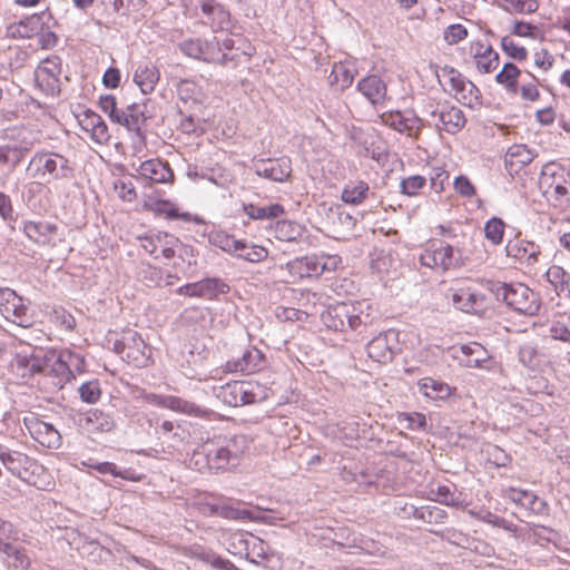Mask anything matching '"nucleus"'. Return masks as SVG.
I'll list each match as a JSON object with an SVG mask.
<instances>
[{
    "instance_id": "37",
    "label": "nucleus",
    "mask_w": 570,
    "mask_h": 570,
    "mask_svg": "<svg viewBox=\"0 0 570 570\" xmlns=\"http://www.w3.org/2000/svg\"><path fill=\"white\" fill-rule=\"evenodd\" d=\"M533 157V153L525 145H513L505 154V167L510 170L518 171L519 168L530 164Z\"/></svg>"
},
{
    "instance_id": "48",
    "label": "nucleus",
    "mask_w": 570,
    "mask_h": 570,
    "mask_svg": "<svg viewBox=\"0 0 570 570\" xmlns=\"http://www.w3.org/2000/svg\"><path fill=\"white\" fill-rule=\"evenodd\" d=\"M228 551L234 556L244 557L247 560L254 562L253 559H249L250 554V535L234 532L228 538Z\"/></svg>"
},
{
    "instance_id": "54",
    "label": "nucleus",
    "mask_w": 570,
    "mask_h": 570,
    "mask_svg": "<svg viewBox=\"0 0 570 570\" xmlns=\"http://www.w3.org/2000/svg\"><path fill=\"white\" fill-rule=\"evenodd\" d=\"M243 387H245L243 382L234 381L220 386L216 392V396L229 406H237V403L240 402L238 394Z\"/></svg>"
},
{
    "instance_id": "62",
    "label": "nucleus",
    "mask_w": 570,
    "mask_h": 570,
    "mask_svg": "<svg viewBox=\"0 0 570 570\" xmlns=\"http://www.w3.org/2000/svg\"><path fill=\"white\" fill-rule=\"evenodd\" d=\"M245 387L240 389V393L238 394V399L240 402L237 403V406H243L247 404H253L263 399L259 393V386L252 382H243Z\"/></svg>"
},
{
    "instance_id": "50",
    "label": "nucleus",
    "mask_w": 570,
    "mask_h": 570,
    "mask_svg": "<svg viewBox=\"0 0 570 570\" xmlns=\"http://www.w3.org/2000/svg\"><path fill=\"white\" fill-rule=\"evenodd\" d=\"M568 183L549 186L548 183H543V195L548 198V200L552 202L554 206H563L570 204V193L568 188Z\"/></svg>"
},
{
    "instance_id": "59",
    "label": "nucleus",
    "mask_w": 570,
    "mask_h": 570,
    "mask_svg": "<svg viewBox=\"0 0 570 570\" xmlns=\"http://www.w3.org/2000/svg\"><path fill=\"white\" fill-rule=\"evenodd\" d=\"M504 223L501 218L493 217L489 219L484 225L485 238L493 245H499L504 235Z\"/></svg>"
},
{
    "instance_id": "35",
    "label": "nucleus",
    "mask_w": 570,
    "mask_h": 570,
    "mask_svg": "<svg viewBox=\"0 0 570 570\" xmlns=\"http://www.w3.org/2000/svg\"><path fill=\"white\" fill-rule=\"evenodd\" d=\"M356 69L353 62L344 61L334 63L330 75V83L344 90L348 88L355 78Z\"/></svg>"
},
{
    "instance_id": "33",
    "label": "nucleus",
    "mask_w": 570,
    "mask_h": 570,
    "mask_svg": "<svg viewBox=\"0 0 570 570\" xmlns=\"http://www.w3.org/2000/svg\"><path fill=\"white\" fill-rule=\"evenodd\" d=\"M166 409L177 413L191 415L196 417H210L214 415V411L202 407L194 402L187 401L179 396L167 395Z\"/></svg>"
},
{
    "instance_id": "29",
    "label": "nucleus",
    "mask_w": 570,
    "mask_h": 570,
    "mask_svg": "<svg viewBox=\"0 0 570 570\" xmlns=\"http://www.w3.org/2000/svg\"><path fill=\"white\" fill-rule=\"evenodd\" d=\"M202 11L206 17L204 22L210 24L214 31L230 27V14L220 2H202Z\"/></svg>"
},
{
    "instance_id": "36",
    "label": "nucleus",
    "mask_w": 570,
    "mask_h": 570,
    "mask_svg": "<svg viewBox=\"0 0 570 570\" xmlns=\"http://www.w3.org/2000/svg\"><path fill=\"white\" fill-rule=\"evenodd\" d=\"M546 277L559 296L570 299V273L559 265H552L546 272Z\"/></svg>"
},
{
    "instance_id": "17",
    "label": "nucleus",
    "mask_w": 570,
    "mask_h": 570,
    "mask_svg": "<svg viewBox=\"0 0 570 570\" xmlns=\"http://www.w3.org/2000/svg\"><path fill=\"white\" fill-rule=\"evenodd\" d=\"M23 234L29 240L39 246H56L58 239V226L47 220H24Z\"/></svg>"
},
{
    "instance_id": "26",
    "label": "nucleus",
    "mask_w": 570,
    "mask_h": 570,
    "mask_svg": "<svg viewBox=\"0 0 570 570\" xmlns=\"http://www.w3.org/2000/svg\"><path fill=\"white\" fill-rule=\"evenodd\" d=\"M504 497L514 504L534 514H542L547 509V503L542 499L527 490L508 488L504 491Z\"/></svg>"
},
{
    "instance_id": "63",
    "label": "nucleus",
    "mask_w": 570,
    "mask_h": 570,
    "mask_svg": "<svg viewBox=\"0 0 570 570\" xmlns=\"http://www.w3.org/2000/svg\"><path fill=\"white\" fill-rule=\"evenodd\" d=\"M501 48L512 59H515L519 61L527 59V56H528L527 49L522 46H519L509 36H505L501 39Z\"/></svg>"
},
{
    "instance_id": "60",
    "label": "nucleus",
    "mask_w": 570,
    "mask_h": 570,
    "mask_svg": "<svg viewBox=\"0 0 570 570\" xmlns=\"http://www.w3.org/2000/svg\"><path fill=\"white\" fill-rule=\"evenodd\" d=\"M446 102H439L433 98H425L422 101L421 114L426 121L433 126Z\"/></svg>"
},
{
    "instance_id": "55",
    "label": "nucleus",
    "mask_w": 570,
    "mask_h": 570,
    "mask_svg": "<svg viewBox=\"0 0 570 570\" xmlns=\"http://www.w3.org/2000/svg\"><path fill=\"white\" fill-rule=\"evenodd\" d=\"M549 334L553 340L570 344V314L552 321Z\"/></svg>"
},
{
    "instance_id": "52",
    "label": "nucleus",
    "mask_w": 570,
    "mask_h": 570,
    "mask_svg": "<svg viewBox=\"0 0 570 570\" xmlns=\"http://www.w3.org/2000/svg\"><path fill=\"white\" fill-rule=\"evenodd\" d=\"M520 76L519 68L511 63H504L502 70L495 76L498 83L504 86L508 91L517 92L518 77Z\"/></svg>"
},
{
    "instance_id": "57",
    "label": "nucleus",
    "mask_w": 570,
    "mask_h": 570,
    "mask_svg": "<svg viewBox=\"0 0 570 570\" xmlns=\"http://www.w3.org/2000/svg\"><path fill=\"white\" fill-rule=\"evenodd\" d=\"M80 400L88 404H95L101 396L100 383L98 380L83 382L78 387Z\"/></svg>"
},
{
    "instance_id": "39",
    "label": "nucleus",
    "mask_w": 570,
    "mask_h": 570,
    "mask_svg": "<svg viewBox=\"0 0 570 570\" xmlns=\"http://www.w3.org/2000/svg\"><path fill=\"white\" fill-rule=\"evenodd\" d=\"M419 391L431 400H445L451 395V387L438 380L424 377L417 382Z\"/></svg>"
},
{
    "instance_id": "11",
    "label": "nucleus",
    "mask_w": 570,
    "mask_h": 570,
    "mask_svg": "<svg viewBox=\"0 0 570 570\" xmlns=\"http://www.w3.org/2000/svg\"><path fill=\"white\" fill-rule=\"evenodd\" d=\"M198 504L199 512L205 517L219 515L228 520H252V512L239 509L225 498L206 497L200 499Z\"/></svg>"
},
{
    "instance_id": "51",
    "label": "nucleus",
    "mask_w": 570,
    "mask_h": 570,
    "mask_svg": "<svg viewBox=\"0 0 570 570\" xmlns=\"http://www.w3.org/2000/svg\"><path fill=\"white\" fill-rule=\"evenodd\" d=\"M430 494L434 501L445 505L459 507L462 504L460 495H458L450 485L439 484L435 488H431Z\"/></svg>"
},
{
    "instance_id": "45",
    "label": "nucleus",
    "mask_w": 570,
    "mask_h": 570,
    "mask_svg": "<svg viewBox=\"0 0 570 570\" xmlns=\"http://www.w3.org/2000/svg\"><path fill=\"white\" fill-rule=\"evenodd\" d=\"M81 464L94 469L101 474H111L114 476H119L121 479L131 481L138 480V478H135L129 470H119L117 465L111 462H97L92 459H89L88 461H82Z\"/></svg>"
},
{
    "instance_id": "21",
    "label": "nucleus",
    "mask_w": 570,
    "mask_h": 570,
    "mask_svg": "<svg viewBox=\"0 0 570 570\" xmlns=\"http://www.w3.org/2000/svg\"><path fill=\"white\" fill-rule=\"evenodd\" d=\"M147 121L145 115V106L139 104H131L121 109V114L117 124L125 126L129 131H132L139 140H145L144 127Z\"/></svg>"
},
{
    "instance_id": "14",
    "label": "nucleus",
    "mask_w": 570,
    "mask_h": 570,
    "mask_svg": "<svg viewBox=\"0 0 570 570\" xmlns=\"http://www.w3.org/2000/svg\"><path fill=\"white\" fill-rule=\"evenodd\" d=\"M23 425L31 438L42 446L57 449L61 444V436L57 429L39 419L36 414L30 413L23 417Z\"/></svg>"
},
{
    "instance_id": "38",
    "label": "nucleus",
    "mask_w": 570,
    "mask_h": 570,
    "mask_svg": "<svg viewBox=\"0 0 570 570\" xmlns=\"http://www.w3.org/2000/svg\"><path fill=\"white\" fill-rule=\"evenodd\" d=\"M432 246L438 269L448 271L460 264L461 254L459 250L455 252L451 245L440 243L439 246L434 244Z\"/></svg>"
},
{
    "instance_id": "24",
    "label": "nucleus",
    "mask_w": 570,
    "mask_h": 570,
    "mask_svg": "<svg viewBox=\"0 0 570 570\" xmlns=\"http://www.w3.org/2000/svg\"><path fill=\"white\" fill-rule=\"evenodd\" d=\"M382 122L399 132H406L411 135L413 130H419L421 127V118L413 111H390L381 116Z\"/></svg>"
},
{
    "instance_id": "10",
    "label": "nucleus",
    "mask_w": 570,
    "mask_h": 570,
    "mask_svg": "<svg viewBox=\"0 0 570 570\" xmlns=\"http://www.w3.org/2000/svg\"><path fill=\"white\" fill-rule=\"evenodd\" d=\"M116 351L122 360L131 363L136 367H146L150 361V348L137 332L129 331L125 333L121 341L117 342Z\"/></svg>"
},
{
    "instance_id": "23",
    "label": "nucleus",
    "mask_w": 570,
    "mask_h": 570,
    "mask_svg": "<svg viewBox=\"0 0 570 570\" xmlns=\"http://www.w3.org/2000/svg\"><path fill=\"white\" fill-rule=\"evenodd\" d=\"M137 174L153 183H170L174 179V173L169 165L160 159H148L142 161L137 168Z\"/></svg>"
},
{
    "instance_id": "32",
    "label": "nucleus",
    "mask_w": 570,
    "mask_h": 570,
    "mask_svg": "<svg viewBox=\"0 0 570 570\" xmlns=\"http://www.w3.org/2000/svg\"><path fill=\"white\" fill-rule=\"evenodd\" d=\"M475 51L474 58L479 71L483 73H490L494 71L500 62V57L497 51L489 45L482 42H475L472 47Z\"/></svg>"
},
{
    "instance_id": "3",
    "label": "nucleus",
    "mask_w": 570,
    "mask_h": 570,
    "mask_svg": "<svg viewBox=\"0 0 570 570\" xmlns=\"http://www.w3.org/2000/svg\"><path fill=\"white\" fill-rule=\"evenodd\" d=\"M36 142L32 132L24 128L7 129L0 145V186L3 187L11 174Z\"/></svg>"
},
{
    "instance_id": "18",
    "label": "nucleus",
    "mask_w": 570,
    "mask_h": 570,
    "mask_svg": "<svg viewBox=\"0 0 570 570\" xmlns=\"http://www.w3.org/2000/svg\"><path fill=\"white\" fill-rule=\"evenodd\" d=\"M229 291V286L223 281L217 278H207L200 282L186 284L177 289V293L190 297H203L213 299L219 294H225Z\"/></svg>"
},
{
    "instance_id": "2",
    "label": "nucleus",
    "mask_w": 570,
    "mask_h": 570,
    "mask_svg": "<svg viewBox=\"0 0 570 570\" xmlns=\"http://www.w3.org/2000/svg\"><path fill=\"white\" fill-rule=\"evenodd\" d=\"M374 312L367 301L341 302L330 306L322 318L327 327L344 332L370 325L375 317Z\"/></svg>"
},
{
    "instance_id": "12",
    "label": "nucleus",
    "mask_w": 570,
    "mask_h": 570,
    "mask_svg": "<svg viewBox=\"0 0 570 570\" xmlns=\"http://www.w3.org/2000/svg\"><path fill=\"white\" fill-rule=\"evenodd\" d=\"M140 247L156 259L160 257L171 259L181 248V243L174 235L158 232L141 237Z\"/></svg>"
},
{
    "instance_id": "7",
    "label": "nucleus",
    "mask_w": 570,
    "mask_h": 570,
    "mask_svg": "<svg viewBox=\"0 0 570 570\" xmlns=\"http://www.w3.org/2000/svg\"><path fill=\"white\" fill-rule=\"evenodd\" d=\"M0 462L13 475L28 484L43 489L39 481V476L45 472L43 465L28 455L10 451L0 446Z\"/></svg>"
},
{
    "instance_id": "19",
    "label": "nucleus",
    "mask_w": 570,
    "mask_h": 570,
    "mask_svg": "<svg viewBox=\"0 0 570 570\" xmlns=\"http://www.w3.org/2000/svg\"><path fill=\"white\" fill-rule=\"evenodd\" d=\"M505 252L507 256L519 261L521 264L531 266L538 262L540 247L533 242L521 238H513L507 243Z\"/></svg>"
},
{
    "instance_id": "44",
    "label": "nucleus",
    "mask_w": 570,
    "mask_h": 570,
    "mask_svg": "<svg viewBox=\"0 0 570 570\" xmlns=\"http://www.w3.org/2000/svg\"><path fill=\"white\" fill-rule=\"evenodd\" d=\"M370 187L365 181H355L347 184L342 191V200L346 204L358 205L368 195Z\"/></svg>"
},
{
    "instance_id": "5",
    "label": "nucleus",
    "mask_w": 570,
    "mask_h": 570,
    "mask_svg": "<svg viewBox=\"0 0 570 570\" xmlns=\"http://www.w3.org/2000/svg\"><path fill=\"white\" fill-rule=\"evenodd\" d=\"M488 289L498 301L504 302L519 314L532 316L535 315L540 308L539 295L524 284L489 282Z\"/></svg>"
},
{
    "instance_id": "9",
    "label": "nucleus",
    "mask_w": 570,
    "mask_h": 570,
    "mask_svg": "<svg viewBox=\"0 0 570 570\" xmlns=\"http://www.w3.org/2000/svg\"><path fill=\"white\" fill-rule=\"evenodd\" d=\"M0 312L1 315L22 327L32 324V315L24 299L11 288H0Z\"/></svg>"
},
{
    "instance_id": "28",
    "label": "nucleus",
    "mask_w": 570,
    "mask_h": 570,
    "mask_svg": "<svg viewBox=\"0 0 570 570\" xmlns=\"http://www.w3.org/2000/svg\"><path fill=\"white\" fill-rule=\"evenodd\" d=\"M264 366V355L263 353L255 348L250 347L244 351L243 355L227 363V368L230 372H242V373H254L261 370Z\"/></svg>"
},
{
    "instance_id": "42",
    "label": "nucleus",
    "mask_w": 570,
    "mask_h": 570,
    "mask_svg": "<svg viewBox=\"0 0 570 570\" xmlns=\"http://www.w3.org/2000/svg\"><path fill=\"white\" fill-rule=\"evenodd\" d=\"M244 213L252 219H274L284 214V207L279 204H271L268 206H256L254 204L244 205Z\"/></svg>"
},
{
    "instance_id": "53",
    "label": "nucleus",
    "mask_w": 570,
    "mask_h": 570,
    "mask_svg": "<svg viewBox=\"0 0 570 570\" xmlns=\"http://www.w3.org/2000/svg\"><path fill=\"white\" fill-rule=\"evenodd\" d=\"M527 540L543 546L547 542H552L557 539V533L547 527L533 524L523 533Z\"/></svg>"
},
{
    "instance_id": "1",
    "label": "nucleus",
    "mask_w": 570,
    "mask_h": 570,
    "mask_svg": "<svg viewBox=\"0 0 570 570\" xmlns=\"http://www.w3.org/2000/svg\"><path fill=\"white\" fill-rule=\"evenodd\" d=\"M246 449L244 435L232 438L217 435L208 439L194 451L193 460L197 469H200V459L205 461L208 469L224 470L235 465Z\"/></svg>"
},
{
    "instance_id": "27",
    "label": "nucleus",
    "mask_w": 570,
    "mask_h": 570,
    "mask_svg": "<svg viewBox=\"0 0 570 570\" xmlns=\"http://www.w3.org/2000/svg\"><path fill=\"white\" fill-rule=\"evenodd\" d=\"M465 121L464 114L460 108L445 104L433 126L439 130L455 134L464 127Z\"/></svg>"
},
{
    "instance_id": "16",
    "label": "nucleus",
    "mask_w": 570,
    "mask_h": 570,
    "mask_svg": "<svg viewBox=\"0 0 570 570\" xmlns=\"http://www.w3.org/2000/svg\"><path fill=\"white\" fill-rule=\"evenodd\" d=\"M255 174L265 179L276 183L286 181L292 174V163L289 158L278 159H258L253 163Z\"/></svg>"
},
{
    "instance_id": "30",
    "label": "nucleus",
    "mask_w": 570,
    "mask_h": 570,
    "mask_svg": "<svg viewBox=\"0 0 570 570\" xmlns=\"http://www.w3.org/2000/svg\"><path fill=\"white\" fill-rule=\"evenodd\" d=\"M159 78V70L151 62L139 63L134 72V81L144 95L154 91Z\"/></svg>"
},
{
    "instance_id": "49",
    "label": "nucleus",
    "mask_w": 570,
    "mask_h": 570,
    "mask_svg": "<svg viewBox=\"0 0 570 570\" xmlns=\"http://www.w3.org/2000/svg\"><path fill=\"white\" fill-rule=\"evenodd\" d=\"M462 353L466 356L464 362L468 367H485L484 363L488 362L487 351L481 344L473 343L470 345H463L461 347Z\"/></svg>"
},
{
    "instance_id": "22",
    "label": "nucleus",
    "mask_w": 570,
    "mask_h": 570,
    "mask_svg": "<svg viewBox=\"0 0 570 570\" xmlns=\"http://www.w3.org/2000/svg\"><path fill=\"white\" fill-rule=\"evenodd\" d=\"M396 341L394 332L389 331L379 334L366 346L367 355L377 363H386L392 360L393 345Z\"/></svg>"
},
{
    "instance_id": "25",
    "label": "nucleus",
    "mask_w": 570,
    "mask_h": 570,
    "mask_svg": "<svg viewBox=\"0 0 570 570\" xmlns=\"http://www.w3.org/2000/svg\"><path fill=\"white\" fill-rule=\"evenodd\" d=\"M357 90L373 106H382L387 99L386 83L376 75L361 79L357 82Z\"/></svg>"
},
{
    "instance_id": "58",
    "label": "nucleus",
    "mask_w": 570,
    "mask_h": 570,
    "mask_svg": "<svg viewBox=\"0 0 570 570\" xmlns=\"http://www.w3.org/2000/svg\"><path fill=\"white\" fill-rule=\"evenodd\" d=\"M276 238L283 242H295L301 236V226L288 220L277 222Z\"/></svg>"
},
{
    "instance_id": "61",
    "label": "nucleus",
    "mask_w": 570,
    "mask_h": 570,
    "mask_svg": "<svg viewBox=\"0 0 570 570\" xmlns=\"http://www.w3.org/2000/svg\"><path fill=\"white\" fill-rule=\"evenodd\" d=\"M63 360L70 371V380L76 379L77 374H82L86 371V361L82 355L71 352L63 351Z\"/></svg>"
},
{
    "instance_id": "43",
    "label": "nucleus",
    "mask_w": 570,
    "mask_h": 570,
    "mask_svg": "<svg viewBox=\"0 0 570 570\" xmlns=\"http://www.w3.org/2000/svg\"><path fill=\"white\" fill-rule=\"evenodd\" d=\"M453 97L464 106L473 107L479 104L480 90L466 78L453 91Z\"/></svg>"
},
{
    "instance_id": "8",
    "label": "nucleus",
    "mask_w": 570,
    "mask_h": 570,
    "mask_svg": "<svg viewBox=\"0 0 570 570\" xmlns=\"http://www.w3.org/2000/svg\"><path fill=\"white\" fill-rule=\"evenodd\" d=\"M340 262L341 259L336 255H308L289 261L284 269L295 282L303 278L318 277L324 272L334 271Z\"/></svg>"
},
{
    "instance_id": "40",
    "label": "nucleus",
    "mask_w": 570,
    "mask_h": 570,
    "mask_svg": "<svg viewBox=\"0 0 570 570\" xmlns=\"http://www.w3.org/2000/svg\"><path fill=\"white\" fill-rule=\"evenodd\" d=\"M209 242L222 250L235 255L238 250L247 248L245 240L236 239L234 236L223 232H214L209 235Z\"/></svg>"
},
{
    "instance_id": "34",
    "label": "nucleus",
    "mask_w": 570,
    "mask_h": 570,
    "mask_svg": "<svg viewBox=\"0 0 570 570\" xmlns=\"http://www.w3.org/2000/svg\"><path fill=\"white\" fill-rule=\"evenodd\" d=\"M46 17L47 13L45 11L40 14L31 13L11 27L12 35L20 38H32L35 35H38L42 30V27H45Z\"/></svg>"
},
{
    "instance_id": "15",
    "label": "nucleus",
    "mask_w": 570,
    "mask_h": 570,
    "mask_svg": "<svg viewBox=\"0 0 570 570\" xmlns=\"http://www.w3.org/2000/svg\"><path fill=\"white\" fill-rule=\"evenodd\" d=\"M453 306L464 313L479 314L487 306V296L473 286H461L451 291Z\"/></svg>"
},
{
    "instance_id": "6",
    "label": "nucleus",
    "mask_w": 570,
    "mask_h": 570,
    "mask_svg": "<svg viewBox=\"0 0 570 570\" xmlns=\"http://www.w3.org/2000/svg\"><path fill=\"white\" fill-rule=\"evenodd\" d=\"M28 170L33 178L53 180L70 179L73 167L70 160L61 154L53 151H37L30 159Z\"/></svg>"
},
{
    "instance_id": "31",
    "label": "nucleus",
    "mask_w": 570,
    "mask_h": 570,
    "mask_svg": "<svg viewBox=\"0 0 570 570\" xmlns=\"http://www.w3.org/2000/svg\"><path fill=\"white\" fill-rule=\"evenodd\" d=\"M519 363L531 372H538L544 364V354L531 342L523 343L518 350Z\"/></svg>"
},
{
    "instance_id": "56",
    "label": "nucleus",
    "mask_w": 570,
    "mask_h": 570,
    "mask_svg": "<svg viewBox=\"0 0 570 570\" xmlns=\"http://www.w3.org/2000/svg\"><path fill=\"white\" fill-rule=\"evenodd\" d=\"M415 517L425 523L441 524L446 519V511L436 505H426L415 511Z\"/></svg>"
},
{
    "instance_id": "13",
    "label": "nucleus",
    "mask_w": 570,
    "mask_h": 570,
    "mask_svg": "<svg viewBox=\"0 0 570 570\" xmlns=\"http://www.w3.org/2000/svg\"><path fill=\"white\" fill-rule=\"evenodd\" d=\"M61 73V60L58 56L43 59L35 70V80L46 94L53 96L59 92V76Z\"/></svg>"
},
{
    "instance_id": "46",
    "label": "nucleus",
    "mask_w": 570,
    "mask_h": 570,
    "mask_svg": "<svg viewBox=\"0 0 570 570\" xmlns=\"http://www.w3.org/2000/svg\"><path fill=\"white\" fill-rule=\"evenodd\" d=\"M548 183L550 186L568 183L567 174L564 169L557 164H547L541 170L539 178V187L543 191V183Z\"/></svg>"
},
{
    "instance_id": "4",
    "label": "nucleus",
    "mask_w": 570,
    "mask_h": 570,
    "mask_svg": "<svg viewBox=\"0 0 570 570\" xmlns=\"http://www.w3.org/2000/svg\"><path fill=\"white\" fill-rule=\"evenodd\" d=\"M180 50L188 57L212 63L228 65L238 61V49H235L233 38L226 37L212 41L202 39H188L180 43Z\"/></svg>"
},
{
    "instance_id": "64",
    "label": "nucleus",
    "mask_w": 570,
    "mask_h": 570,
    "mask_svg": "<svg viewBox=\"0 0 570 570\" xmlns=\"http://www.w3.org/2000/svg\"><path fill=\"white\" fill-rule=\"evenodd\" d=\"M3 552L8 558L12 559V563L16 568L27 569L29 567L30 560L24 550L18 549L9 543H4Z\"/></svg>"
},
{
    "instance_id": "20",
    "label": "nucleus",
    "mask_w": 570,
    "mask_h": 570,
    "mask_svg": "<svg viewBox=\"0 0 570 570\" xmlns=\"http://www.w3.org/2000/svg\"><path fill=\"white\" fill-rule=\"evenodd\" d=\"M78 122L81 129L89 134L90 138L97 144L108 142L110 135L104 119L92 110H86L78 116Z\"/></svg>"
},
{
    "instance_id": "47",
    "label": "nucleus",
    "mask_w": 570,
    "mask_h": 570,
    "mask_svg": "<svg viewBox=\"0 0 570 570\" xmlns=\"http://www.w3.org/2000/svg\"><path fill=\"white\" fill-rule=\"evenodd\" d=\"M435 75L440 85L451 95L465 78L460 71L449 66L440 68Z\"/></svg>"
},
{
    "instance_id": "41",
    "label": "nucleus",
    "mask_w": 570,
    "mask_h": 570,
    "mask_svg": "<svg viewBox=\"0 0 570 570\" xmlns=\"http://www.w3.org/2000/svg\"><path fill=\"white\" fill-rule=\"evenodd\" d=\"M153 209L159 214L165 215L169 219H181L184 222H195L196 224H203L204 219L198 216H193L190 213H180L179 208L169 200H157L153 205Z\"/></svg>"
}]
</instances>
